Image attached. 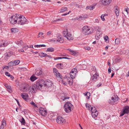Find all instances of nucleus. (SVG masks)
<instances>
[{
    "label": "nucleus",
    "instance_id": "1",
    "mask_svg": "<svg viewBox=\"0 0 129 129\" xmlns=\"http://www.w3.org/2000/svg\"><path fill=\"white\" fill-rule=\"evenodd\" d=\"M52 84V81L50 80H48L45 81L43 79H41L37 81L36 84H34V86L37 89L48 88L51 86Z\"/></svg>",
    "mask_w": 129,
    "mask_h": 129
},
{
    "label": "nucleus",
    "instance_id": "44",
    "mask_svg": "<svg viewBox=\"0 0 129 129\" xmlns=\"http://www.w3.org/2000/svg\"><path fill=\"white\" fill-rule=\"evenodd\" d=\"M105 15H102L101 16V18L103 21H104L105 20V18H104V16Z\"/></svg>",
    "mask_w": 129,
    "mask_h": 129
},
{
    "label": "nucleus",
    "instance_id": "30",
    "mask_svg": "<svg viewBox=\"0 0 129 129\" xmlns=\"http://www.w3.org/2000/svg\"><path fill=\"white\" fill-rule=\"evenodd\" d=\"M76 73H70V74L71 78L72 79L76 77Z\"/></svg>",
    "mask_w": 129,
    "mask_h": 129
},
{
    "label": "nucleus",
    "instance_id": "58",
    "mask_svg": "<svg viewBox=\"0 0 129 129\" xmlns=\"http://www.w3.org/2000/svg\"><path fill=\"white\" fill-rule=\"evenodd\" d=\"M43 35V33L42 32H40L39 33V37H40L42 36Z\"/></svg>",
    "mask_w": 129,
    "mask_h": 129
},
{
    "label": "nucleus",
    "instance_id": "4",
    "mask_svg": "<svg viewBox=\"0 0 129 129\" xmlns=\"http://www.w3.org/2000/svg\"><path fill=\"white\" fill-rule=\"evenodd\" d=\"M63 34L64 37L68 40H71L73 39V35L70 33L68 32L67 29H64L63 32Z\"/></svg>",
    "mask_w": 129,
    "mask_h": 129
},
{
    "label": "nucleus",
    "instance_id": "38",
    "mask_svg": "<svg viewBox=\"0 0 129 129\" xmlns=\"http://www.w3.org/2000/svg\"><path fill=\"white\" fill-rule=\"evenodd\" d=\"M20 121L22 124L24 125L25 122V120L23 117H22V119L20 120Z\"/></svg>",
    "mask_w": 129,
    "mask_h": 129
},
{
    "label": "nucleus",
    "instance_id": "43",
    "mask_svg": "<svg viewBox=\"0 0 129 129\" xmlns=\"http://www.w3.org/2000/svg\"><path fill=\"white\" fill-rule=\"evenodd\" d=\"M5 86L7 88V89H10L11 88V87L7 84H5Z\"/></svg>",
    "mask_w": 129,
    "mask_h": 129
},
{
    "label": "nucleus",
    "instance_id": "27",
    "mask_svg": "<svg viewBox=\"0 0 129 129\" xmlns=\"http://www.w3.org/2000/svg\"><path fill=\"white\" fill-rule=\"evenodd\" d=\"M67 50L71 53V54L73 55H75L76 54V52L74 50H72L70 49H68Z\"/></svg>",
    "mask_w": 129,
    "mask_h": 129
},
{
    "label": "nucleus",
    "instance_id": "56",
    "mask_svg": "<svg viewBox=\"0 0 129 129\" xmlns=\"http://www.w3.org/2000/svg\"><path fill=\"white\" fill-rule=\"evenodd\" d=\"M7 90L10 93H11L13 91L12 89H7Z\"/></svg>",
    "mask_w": 129,
    "mask_h": 129
},
{
    "label": "nucleus",
    "instance_id": "14",
    "mask_svg": "<svg viewBox=\"0 0 129 129\" xmlns=\"http://www.w3.org/2000/svg\"><path fill=\"white\" fill-rule=\"evenodd\" d=\"M96 5V4H94L91 6H87L86 7V9H89L90 10H92L95 8Z\"/></svg>",
    "mask_w": 129,
    "mask_h": 129
},
{
    "label": "nucleus",
    "instance_id": "50",
    "mask_svg": "<svg viewBox=\"0 0 129 129\" xmlns=\"http://www.w3.org/2000/svg\"><path fill=\"white\" fill-rule=\"evenodd\" d=\"M73 82V80H70L69 81V84L71 85L72 84Z\"/></svg>",
    "mask_w": 129,
    "mask_h": 129
},
{
    "label": "nucleus",
    "instance_id": "51",
    "mask_svg": "<svg viewBox=\"0 0 129 129\" xmlns=\"http://www.w3.org/2000/svg\"><path fill=\"white\" fill-rule=\"evenodd\" d=\"M5 74L8 77L10 75L9 73L8 72H6Z\"/></svg>",
    "mask_w": 129,
    "mask_h": 129
},
{
    "label": "nucleus",
    "instance_id": "22",
    "mask_svg": "<svg viewBox=\"0 0 129 129\" xmlns=\"http://www.w3.org/2000/svg\"><path fill=\"white\" fill-rule=\"evenodd\" d=\"M9 44L8 42L7 41H4V42H3L2 44L1 45V46L2 47H5Z\"/></svg>",
    "mask_w": 129,
    "mask_h": 129
},
{
    "label": "nucleus",
    "instance_id": "48",
    "mask_svg": "<svg viewBox=\"0 0 129 129\" xmlns=\"http://www.w3.org/2000/svg\"><path fill=\"white\" fill-rule=\"evenodd\" d=\"M104 39L106 41H107L108 39V37L107 36H105L104 37Z\"/></svg>",
    "mask_w": 129,
    "mask_h": 129
},
{
    "label": "nucleus",
    "instance_id": "37",
    "mask_svg": "<svg viewBox=\"0 0 129 129\" xmlns=\"http://www.w3.org/2000/svg\"><path fill=\"white\" fill-rule=\"evenodd\" d=\"M95 29L99 32H100L101 31V28L98 26H96L95 27Z\"/></svg>",
    "mask_w": 129,
    "mask_h": 129
},
{
    "label": "nucleus",
    "instance_id": "36",
    "mask_svg": "<svg viewBox=\"0 0 129 129\" xmlns=\"http://www.w3.org/2000/svg\"><path fill=\"white\" fill-rule=\"evenodd\" d=\"M115 43L116 44H118L120 43V40L119 39L117 38L115 39Z\"/></svg>",
    "mask_w": 129,
    "mask_h": 129
},
{
    "label": "nucleus",
    "instance_id": "62",
    "mask_svg": "<svg viewBox=\"0 0 129 129\" xmlns=\"http://www.w3.org/2000/svg\"><path fill=\"white\" fill-rule=\"evenodd\" d=\"M108 73L109 74L110 73H111V69L110 68H109L108 69Z\"/></svg>",
    "mask_w": 129,
    "mask_h": 129
},
{
    "label": "nucleus",
    "instance_id": "59",
    "mask_svg": "<svg viewBox=\"0 0 129 129\" xmlns=\"http://www.w3.org/2000/svg\"><path fill=\"white\" fill-rule=\"evenodd\" d=\"M27 91H28L29 94H31V89H28Z\"/></svg>",
    "mask_w": 129,
    "mask_h": 129
},
{
    "label": "nucleus",
    "instance_id": "13",
    "mask_svg": "<svg viewBox=\"0 0 129 129\" xmlns=\"http://www.w3.org/2000/svg\"><path fill=\"white\" fill-rule=\"evenodd\" d=\"M57 40L58 42H59L60 43H63L64 41V40L61 36H58L57 37Z\"/></svg>",
    "mask_w": 129,
    "mask_h": 129
},
{
    "label": "nucleus",
    "instance_id": "45",
    "mask_svg": "<svg viewBox=\"0 0 129 129\" xmlns=\"http://www.w3.org/2000/svg\"><path fill=\"white\" fill-rule=\"evenodd\" d=\"M84 48L86 50H91L90 48L88 46L85 47Z\"/></svg>",
    "mask_w": 129,
    "mask_h": 129
},
{
    "label": "nucleus",
    "instance_id": "61",
    "mask_svg": "<svg viewBox=\"0 0 129 129\" xmlns=\"http://www.w3.org/2000/svg\"><path fill=\"white\" fill-rule=\"evenodd\" d=\"M95 22L96 23H99V20L98 19H96L95 20Z\"/></svg>",
    "mask_w": 129,
    "mask_h": 129
},
{
    "label": "nucleus",
    "instance_id": "60",
    "mask_svg": "<svg viewBox=\"0 0 129 129\" xmlns=\"http://www.w3.org/2000/svg\"><path fill=\"white\" fill-rule=\"evenodd\" d=\"M36 90V89H31V93L33 94V93H34L35 92V90Z\"/></svg>",
    "mask_w": 129,
    "mask_h": 129
},
{
    "label": "nucleus",
    "instance_id": "15",
    "mask_svg": "<svg viewBox=\"0 0 129 129\" xmlns=\"http://www.w3.org/2000/svg\"><path fill=\"white\" fill-rule=\"evenodd\" d=\"M114 12L115 13L116 15L117 16H118L119 15V11L118 9V7L117 6H115Z\"/></svg>",
    "mask_w": 129,
    "mask_h": 129
},
{
    "label": "nucleus",
    "instance_id": "41",
    "mask_svg": "<svg viewBox=\"0 0 129 129\" xmlns=\"http://www.w3.org/2000/svg\"><path fill=\"white\" fill-rule=\"evenodd\" d=\"M2 125L5 126L6 125V122L5 120H3L2 123Z\"/></svg>",
    "mask_w": 129,
    "mask_h": 129
},
{
    "label": "nucleus",
    "instance_id": "53",
    "mask_svg": "<svg viewBox=\"0 0 129 129\" xmlns=\"http://www.w3.org/2000/svg\"><path fill=\"white\" fill-rule=\"evenodd\" d=\"M9 67L8 66H5L3 67V70H4V69H9Z\"/></svg>",
    "mask_w": 129,
    "mask_h": 129
},
{
    "label": "nucleus",
    "instance_id": "28",
    "mask_svg": "<svg viewBox=\"0 0 129 129\" xmlns=\"http://www.w3.org/2000/svg\"><path fill=\"white\" fill-rule=\"evenodd\" d=\"M61 59H70V58H69L66 57H56L55 58H54V60H56Z\"/></svg>",
    "mask_w": 129,
    "mask_h": 129
},
{
    "label": "nucleus",
    "instance_id": "9",
    "mask_svg": "<svg viewBox=\"0 0 129 129\" xmlns=\"http://www.w3.org/2000/svg\"><path fill=\"white\" fill-rule=\"evenodd\" d=\"M39 112L42 115L44 116H46L47 113L45 109L41 107L39 109Z\"/></svg>",
    "mask_w": 129,
    "mask_h": 129
},
{
    "label": "nucleus",
    "instance_id": "8",
    "mask_svg": "<svg viewBox=\"0 0 129 129\" xmlns=\"http://www.w3.org/2000/svg\"><path fill=\"white\" fill-rule=\"evenodd\" d=\"M91 115L93 117L95 118L98 115V112L95 107H91Z\"/></svg>",
    "mask_w": 129,
    "mask_h": 129
},
{
    "label": "nucleus",
    "instance_id": "34",
    "mask_svg": "<svg viewBox=\"0 0 129 129\" xmlns=\"http://www.w3.org/2000/svg\"><path fill=\"white\" fill-rule=\"evenodd\" d=\"M77 69L74 68L72 70L71 72L70 73H77Z\"/></svg>",
    "mask_w": 129,
    "mask_h": 129
},
{
    "label": "nucleus",
    "instance_id": "11",
    "mask_svg": "<svg viewBox=\"0 0 129 129\" xmlns=\"http://www.w3.org/2000/svg\"><path fill=\"white\" fill-rule=\"evenodd\" d=\"M98 76L99 75L96 73H95L94 74L91 76V80L93 82L96 81Z\"/></svg>",
    "mask_w": 129,
    "mask_h": 129
},
{
    "label": "nucleus",
    "instance_id": "6",
    "mask_svg": "<svg viewBox=\"0 0 129 129\" xmlns=\"http://www.w3.org/2000/svg\"><path fill=\"white\" fill-rule=\"evenodd\" d=\"M89 27L87 26H84L82 30V33L85 35H88L92 33Z\"/></svg>",
    "mask_w": 129,
    "mask_h": 129
},
{
    "label": "nucleus",
    "instance_id": "24",
    "mask_svg": "<svg viewBox=\"0 0 129 129\" xmlns=\"http://www.w3.org/2000/svg\"><path fill=\"white\" fill-rule=\"evenodd\" d=\"M69 98V97L67 96L66 94H64V96H61V99L63 101H64L68 99Z\"/></svg>",
    "mask_w": 129,
    "mask_h": 129
},
{
    "label": "nucleus",
    "instance_id": "42",
    "mask_svg": "<svg viewBox=\"0 0 129 129\" xmlns=\"http://www.w3.org/2000/svg\"><path fill=\"white\" fill-rule=\"evenodd\" d=\"M52 35V34L51 31L48 32L47 33V35L49 36H51Z\"/></svg>",
    "mask_w": 129,
    "mask_h": 129
},
{
    "label": "nucleus",
    "instance_id": "3",
    "mask_svg": "<svg viewBox=\"0 0 129 129\" xmlns=\"http://www.w3.org/2000/svg\"><path fill=\"white\" fill-rule=\"evenodd\" d=\"M28 23V21L24 17L19 14L18 23V24L23 25L26 24H27Z\"/></svg>",
    "mask_w": 129,
    "mask_h": 129
},
{
    "label": "nucleus",
    "instance_id": "46",
    "mask_svg": "<svg viewBox=\"0 0 129 129\" xmlns=\"http://www.w3.org/2000/svg\"><path fill=\"white\" fill-rule=\"evenodd\" d=\"M22 41L20 40L19 42L17 41L16 42V43L18 45H19L20 44H22Z\"/></svg>",
    "mask_w": 129,
    "mask_h": 129
},
{
    "label": "nucleus",
    "instance_id": "31",
    "mask_svg": "<svg viewBox=\"0 0 129 129\" xmlns=\"http://www.w3.org/2000/svg\"><path fill=\"white\" fill-rule=\"evenodd\" d=\"M56 38L52 39L50 40V41L51 42L54 43H57V41Z\"/></svg>",
    "mask_w": 129,
    "mask_h": 129
},
{
    "label": "nucleus",
    "instance_id": "29",
    "mask_svg": "<svg viewBox=\"0 0 129 129\" xmlns=\"http://www.w3.org/2000/svg\"><path fill=\"white\" fill-rule=\"evenodd\" d=\"M54 48L52 47H50L47 48L46 51L47 52H52L54 51Z\"/></svg>",
    "mask_w": 129,
    "mask_h": 129
},
{
    "label": "nucleus",
    "instance_id": "20",
    "mask_svg": "<svg viewBox=\"0 0 129 129\" xmlns=\"http://www.w3.org/2000/svg\"><path fill=\"white\" fill-rule=\"evenodd\" d=\"M123 111L126 114L128 113L129 112V107L128 106L125 107L123 108Z\"/></svg>",
    "mask_w": 129,
    "mask_h": 129
},
{
    "label": "nucleus",
    "instance_id": "57",
    "mask_svg": "<svg viewBox=\"0 0 129 129\" xmlns=\"http://www.w3.org/2000/svg\"><path fill=\"white\" fill-rule=\"evenodd\" d=\"M65 20V19H64H64H62V18H58V20L59 21H63V20Z\"/></svg>",
    "mask_w": 129,
    "mask_h": 129
},
{
    "label": "nucleus",
    "instance_id": "47",
    "mask_svg": "<svg viewBox=\"0 0 129 129\" xmlns=\"http://www.w3.org/2000/svg\"><path fill=\"white\" fill-rule=\"evenodd\" d=\"M85 95L87 96H89L90 95V93L88 92H87L85 93Z\"/></svg>",
    "mask_w": 129,
    "mask_h": 129
},
{
    "label": "nucleus",
    "instance_id": "10",
    "mask_svg": "<svg viewBox=\"0 0 129 129\" xmlns=\"http://www.w3.org/2000/svg\"><path fill=\"white\" fill-rule=\"evenodd\" d=\"M20 62L19 60H16L11 61L8 63L9 65L11 66H16L18 65Z\"/></svg>",
    "mask_w": 129,
    "mask_h": 129
},
{
    "label": "nucleus",
    "instance_id": "55",
    "mask_svg": "<svg viewBox=\"0 0 129 129\" xmlns=\"http://www.w3.org/2000/svg\"><path fill=\"white\" fill-rule=\"evenodd\" d=\"M102 84L101 83H99L97 85V88H99L102 85Z\"/></svg>",
    "mask_w": 129,
    "mask_h": 129
},
{
    "label": "nucleus",
    "instance_id": "33",
    "mask_svg": "<svg viewBox=\"0 0 129 129\" xmlns=\"http://www.w3.org/2000/svg\"><path fill=\"white\" fill-rule=\"evenodd\" d=\"M46 46V45H35L34 46V47H37V48H39V47H45Z\"/></svg>",
    "mask_w": 129,
    "mask_h": 129
},
{
    "label": "nucleus",
    "instance_id": "21",
    "mask_svg": "<svg viewBox=\"0 0 129 129\" xmlns=\"http://www.w3.org/2000/svg\"><path fill=\"white\" fill-rule=\"evenodd\" d=\"M42 71L41 70L39 69L36 71L35 73V75L37 76H39L42 73Z\"/></svg>",
    "mask_w": 129,
    "mask_h": 129
},
{
    "label": "nucleus",
    "instance_id": "40",
    "mask_svg": "<svg viewBox=\"0 0 129 129\" xmlns=\"http://www.w3.org/2000/svg\"><path fill=\"white\" fill-rule=\"evenodd\" d=\"M53 73L54 74H55V73H57L58 72V71L57 69L55 68H53Z\"/></svg>",
    "mask_w": 129,
    "mask_h": 129
},
{
    "label": "nucleus",
    "instance_id": "16",
    "mask_svg": "<svg viewBox=\"0 0 129 129\" xmlns=\"http://www.w3.org/2000/svg\"><path fill=\"white\" fill-rule=\"evenodd\" d=\"M88 16L87 15H86V16L85 17L83 15H82V16H81L76 17V19L79 20H83L85 18H87Z\"/></svg>",
    "mask_w": 129,
    "mask_h": 129
},
{
    "label": "nucleus",
    "instance_id": "25",
    "mask_svg": "<svg viewBox=\"0 0 129 129\" xmlns=\"http://www.w3.org/2000/svg\"><path fill=\"white\" fill-rule=\"evenodd\" d=\"M37 79V78L34 75H32L30 77V79L31 80L32 82L34 81Z\"/></svg>",
    "mask_w": 129,
    "mask_h": 129
},
{
    "label": "nucleus",
    "instance_id": "35",
    "mask_svg": "<svg viewBox=\"0 0 129 129\" xmlns=\"http://www.w3.org/2000/svg\"><path fill=\"white\" fill-rule=\"evenodd\" d=\"M67 9V7H65L64 8H62L61 10V11H60V13H63V12H66Z\"/></svg>",
    "mask_w": 129,
    "mask_h": 129
},
{
    "label": "nucleus",
    "instance_id": "64",
    "mask_svg": "<svg viewBox=\"0 0 129 129\" xmlns=\"http://www.w3.org/2000/svg\"><path fill=\"white\" fill-rule=\"evenodd\" d=\"M9 77H10L11 79H13L14 78V77L11 75H10V76Z\"/></svg>",
    "mask_w": 129,
    "mask_h": 129
},
{
    "label": "nucleus",
    "instance_id": "12",
    "mask_svg": "<svg viewBox=\"0 0 129 129\" xmlns=\"http://www.w3.org/2000/svg\"><path fill=\"white\" fill-rule=\"evenodd\" d=\"M111 1L112 0H102V3L104 5H107L110 4Z\"/></svg>",
    "mask_w": 129,
    "mask_h": 129
},
{
    "label": "nucleus",
    "instance_id": "49",
    "mask_svg": "<svg viewBox=\"0 0 129 129\" xmlns=\"http://www.w3.org/2000/svg\"><path fill=\"white\" fill-rule=\"evenodd\" d=\"M125 114H126V113H125V112H124V111H123V112H121L120 113V116H123V115H124Z\"/></svg>",
    "mask_w": 129,
    "mask_h": 129
},
{
    "label": "nucleus",
    "instance_id": "5",
    "mask_svg": "<svg viewBox=\"0 0 129 129\" xmlns=\"http://www.w3.org/2000/svg\"><path fill=\"white\" fill-rule=\"evenodd\" d=\"M18 14H16V15H13L10 18L9 21L10 23L13 24H15L18 22Z\"/></svg>",
    "mask_w": 129,
    "mask_h": 129
},
{
    "label": "nucleus",
    "instance_id": "19",
    "mask_svg": "<svg viewBox=\"0 0 129 129\" xmlns=\"http://www.w3.org/2000/svg\"><path fill=\"white\" fill-rule=\"evenodd\" d=\"M118 99V96L117 95H114V96L112 97L111 98L112 101L114 102H115L117 101Z\"/></svg>",
    "mask_w": 129,
    "mask_h": 129
},
{
    "label": "nucleus",
    "instance_id": "23",
    "mask_svg": "<svg viewBox=\"0 0 129 129\" xmlns=\"http://www.w3.org/2000/svg\"><path fill=\"white\" fill-rule=\"evenodd\" d=\"M63 64L61 63H59L57 64L56 66L58 69H61L63 68Z\"/></svg>",
    "mask_w": 129,
    "mask_h": 129
},
{
    "label": "nucleus",
    "instance_id": "26",
    "mask_svg": "<svg viewBox=\"0 0 129 129\" xmlns=\"http://www.w3.org/2000/svg\"><path fill=\"white\" fill-rule=\"evenodd\" d=\"M56 76L59 78H61L62 77V76L58 72L57 73H55L54 74Z\"/></svg>",
    "mask_w": 129,
    "mask_h": 129
},
{
    "label": "nucleus",
    "instance_id": "52",
    "mask_svg": "<svg viewBox=\"0 0 129 129\" xmlns=\"http://www.w3.org/2000/svg\"><path fill=\"white\" fill-rule=\"evenodd\" d=\"M28 47V46L26 45H24L23 47V48H25V49H27Z\"/></svg>",
    "mask_w": 129,
    "mask_h": 129
},
{
    "label": "nucleus",
    "instance_id": "2",
    "mask_svg": "<svg viewBox=\"0 0 129 129\" xmlns=\"http://www.w3.org/2000/svg\"><path fill=\"white\" fill-rule=\"evenodd\" d=\"M73 105L70 102H67L64 106V111L66 113H69L73 109Z\"/></svg>",
    "mask_w": 129,
    "mask_h": 129
},
{
    "label": "nucleus",
    "instance_id": "54",
    "mask_svg": "<svg viewBox=\"0 0 129 129\" xmlns=\"http://www.w3.org/2000/svg\"><path fill=\"white\" fill-rule=\"evenodd\" d=\"M70 12H71V11H70L68 13H65L64 14H63L61 16H66V15L67 14H69L70 13Z\"/></svg>",
    "mask_w": 129,
    "mask_h": 129
},
{
    "label": "nucleus",
    "instance_id": "7",
    "mask_svg": "<svg viewBox=\"0 0 129 129\" xmlns=\"http://www.w3.org/2000/svg\"><path fill=\"white\" fill-rule=\"evenodd\" d=\"M57 122L58 124H63L65 123L66 120L61 116H58L56 119Z\"/></svg>",
    "mask_w": 129,
    "mask_h": 129
},
{
    "label": "nucleus",
    "instance_id": "17",
    "mask_svg": "<svg viewBox=\"0 0 129 129\" xmlns=\"http://www.w3.org/2000/svg\"><path fill=\"white\" fill-rule=\"evenodd\" d=\"M21 95L22 98L25 100L26 101L28 98V95L26 93H21Z\"/></svg>",
    "mask_w": 129,
    "mask_h": 129
},
{
    "label": "nucleus",
    "instance_id": "32",
    "mask_svg": "<svg viewBox=\"0 0 129 129\" xmlns=\"http://www.w3.org/2000/svg\"><path fill=\"white\" fill-rule=\"evenodd\" d=\"M11 31L12 33H15L18 31V29L17 28H13L11 29Z\"/></svg>",
    "mask_w": 129,
    "mask_h": 129
},
{
    "label": "nucleus",
    "instance_id": "39",
    "mask_svg": "<svg viewBox=\"0 0 129 129\" xmlns=\"http://www.w3.org/2000/svg\"><path fill=\"white\" fill-rule=\"evenodd\" d=\"M86 106L87 108H88L89 110H90V109H91V107H92L91 106L88 104H86Z\"/></svg>",
    "mask_w": 129,
    "mask_h": 129
},
{
    "label": "nucleus",
    "instance_id": "18",
    "mask_svg": "<svg viewBox=\"0 0 129 129\" xmlns=\"http://www.w3.org/2000/svg\"><path fill=\"white\" fill-rule=\"evenodd\" d=\"M40 55L41 56V57H48L50 58H51V56L49 55H47V54L45 53H44L43 52L41 53H40Z\"/></svg>",
    "mask_w": 129,
    "mask_h": 129
},
{
    "label": "nucleus",
    "instance_id": "63",
    "mask_svg": "<svg viewBox=\"0 0 129 129\" xmlns=\"http://www.w3.org/2000/svg\"><path fill=\"white\" fill-rule=\"evenodd\" d=\"M18 51L19 52H24V50L22 49L21 50H19Z\"/></svg>",
    "mask_w": 129,
    "mask_h": 129
}]
</instances>
